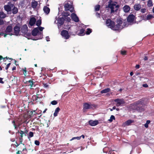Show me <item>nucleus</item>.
<instances>
[{"label":"nucleus","instance_id":"59","mask_svg":"<svg viewBox=\"0 0 154 154\" xmlns=\"http://www.w3.org/2000/svg\"><path fill=\"white\" fill-rule=\"evenodd\" d=\"M133 75V73L132 72H131L130 73V75H131V76H132V75Z\"/></svg>","mask_w":154,"mask_h":154},{"label":"nucleus","instance_id":"33","mask_svg":"<svg viewBox=\"0 0 154 154\" xmlns=\"http://www.w3.org/2000/svg\"><path fill=\"white\" fill-rule=\"evenodd\" d=\"M100 6L99 5H96L95 7V9L96 11H98L99 10Z\"/></svg>","mask_w":154,"mask_h":154},{"label":"nucleus","instance_id":"60","mask_svg":"<svg viewBox=\"0 0 154 154\" xmlns=\"http://www.w3.org/2000/svg\"><path fill=\"white\" fill-rule=\"evenodd\" d=\"M111 153L110 152V151L109 150V153H107L106 152V153H105L104 154H111Z\"/></svg>","mask_w":154,"mask_h":154},{"label":"nucleus","instance_id":"1","mask_svg":"<svg viewBox=\"0 0 154 154\" xmlns=\"http://www.w3.org/2000/svg\"><path fill=\"white\" fill-rule=\"evenodd\" d=\"M125 21L121 18H118L117 19V24L115 25L113 21L108 19L106 21V24L107 26L113 30H118L122 29L125 26Z\"/></svg>","mask_w":154,"mask_h":154},{"label":"nucleus","instance_id":"56","mask_svg":"<svg viewBox=\"0 0 154 154\" xmlns=\"http://www.w3.org/2000/svg\"><path fill=\"white\" fill-rule=\"evenodd\" d=\"M16 154H21V152L19 151Z\"/></svg>","mask_w":154,"mask_h":154},{"label":"nucleus","instance_id":"28","mask_svg":"<svg viewBox=\"0 0 154 154\" xmlns=\"http://www.w3.org/2000/svg\"><path fill=\"white\" fill-rule=\"evenodd\" d=\"M6 16V14L3 12H0V18H4Z\"/></svg>","mask_w":154,"mask_h":154},{"label":"nucleus","instance_id":"39","mask_svg":"<svg viewBox=\"0 0 154 154\" xmlns=\"http://www.w3.org/2000/svg\"><path fill=\"white\" fill-rule=\"evenodd\" d=\"M115 119V117L113 116H111L110 117V119H109V121L110 122H112L113 120Z\"/></svg>","mask_w":154,"mask_h":154},{"label":"nucleus","instance_id":"13","mask_svg":"<svg viewBox=\"0 0 154 154\" xmlns=\"http://www.w3.org/2000/svg\"><path fill=\"white\" fill-rule=\"evenodd\" d=\"M89 123L90 125H97L100 124V122L97 120L93 121L92 120L89 121Z\"/></svg>","mask_w":154,"mask_h":154},{"label":"nucleus","instance_id":"15","mask_svg":"<svg viewBox=\"0 0 154 154\" xmlns=\"http://www.w3.org/2000/svg\"><path fill=\"white\" fill-rule=\"evenodd\" d=\"M36 21V20L35 17H32L30 20L29 24L31 26H32L35 24Z\"/></svg>","mask_w":154,"mask_h":154},{"label":"nucleus","instance_id":"2","mask_svg":"<svg viewBox=\"0 0 154 154\" xmlns=\"http://www.w3.org/2000/svg\"><path fill=\"white\" fill-rule=\"evenodd\" d=\"M108 7L111 9V13H112L118 10L119 8V5L116 2H115L109 4Z\"/></svg>","mask_w":154,"mask_h":154},{"label":"nucleus","instance_id":"30","mask_svg":"<svg viewBox=\"0 0 154 154\" xmlns=\"http://www.w3.org/2000/svg\"><path fill=\"white\" fill-rule=\"evenodd\" d=\"M147 6L148 7H150L153 6L152 2L151 0H149L148 2Z\"/></svg>","mask_w":154,"mask_h":154},{"label":"nucleus","instance_id":"50","mask_svg":"<svg viewBox=\"0 0 154 154\" xmlns=\"http://www.w3.org/2000/svg\"><path fill=\"white\" fill-rule=\"evenodd\" d=\"M116 109V107L115 106H114L112 109H109L110 111H112L113 110Z\"/></svg>","mask_w":154,"mask_h":154},{"label":"nucleus","instance_id":"54","mask_svg":"<svg viewBox=\"0 0 154 154\" xmlns=\"http://www.w3.org/2000/svg\"><path fill=\"white\" fill-rule=\"evenodd\" d=\"M46 40L47 41H49L50 40H49L50 38L48 37V36L46 37Z\"/></svg>","mask_w":154,"mask_h":154},{"label":"nucleus","instance_id":"5","mask_svg":"<svg viewBox=\"0 0 154 154\" xmlns=\"http://www.w3.org/2000/svg\"><path fill=\"white\" fill-rule=\"evenodd\" d=\"M117 106H122L125 103V101L123 99H116L114 100Z\"/></svg>","mask_w":154,"mask_h":154},{"label":"nucleus","instance_id":"18","mask_svg":"<svg viewBox=\"0 0 154 154\" xmlns=\"http://www.w3.org/2000/svg\"><path fill=\"white\" fill-rule=\"evenodd\" d=\"M123 9L125 12H128L130 11V8L129 6L126 5L123 8Z\"/></svg>","mask_w":154,"mask_h":154},{"label":"nucleus","instance_id":"9","mask_svg":"<svg viewBox=\"0 0 154 154\" xmlns=\"http://www.w3.org/2000/svg\"><path fill=\"white\" fill-rule=\"evenodd\" d=\"M37 113L36 112V110L33 111H29L28 112V115L29 117V118L33 117L34 118H36V114Z\"/></svg>","mask_w":154,"mask_h":154},{"label":"nucleus","instance_id":"52","mask_svg":"<svg viewBox=\"0 0 154 154\" xmlns=\"http://www.w3.org/2000/svg\"><path fill=\"white\" fill-rule=\"evenodd\" d=\"M143 86L145 88H146L148 87V85L147 84H144L143 85Z\"/></svg>","mask_w":154,"mask_h":154},{"label":"nucleus","instance_id":"42","mask_svg":"<svg viewBox=\"0 0 154 154\" xmlns=\"http://www.w3.org/2000/svg\"><path fill=\"white\" fill-rule=\"evenodd\" d=\"M38 28V30H39L40 31L42 32V31L44 29V28L42 27H37Z\"/></svg>","mask_w":154,"mask_h":154},{"label":"nucleus","instance_id":"63","mask_svg":"<svg viewBox=\"0 0 154 154\" xmlns=\"http://www.w3.org/2000/svg\"><path fill=\"white\" fill-rule=\"evenodd\" d=\"M4 34V33H1L0 34V35H2Z\"/></svg>","mask_w":154,"mask_h":154},{"label":"nucleus","instance_id":"55","mask_svg":"<svg viewBox=\"0 0 154 154\" xmlns=\"http://www.w3.org/2000/svg\"><path fill=\"white\" fill-rule=\"evenodd\" d=\"M140 67V66L139 65H137L135 66V68L137 69H139Z\"/></svg>","mask_w":154,"mask_h":154},{"label":"nucleus","instance_id":"40","mask_svg":"<svg viewBox=\"0 0 154 154\" xmlns=\"http://www.w3.org/2000/svg\"><path fill=\"white\" fill-rule=\"evenodd\" d=\"M126 51H125L122 50L121 51V54L123 55L126 54Z\"/></svg>","mask_w":154,"mask_h":154},{"label":"nucleus","instance_id":"6","mask_svg":"<svg viewBox=\"0 0 154 154\" xmlns=\"http://www.w3.org/2000/svg\"><path fill=\"white\" fill-rule=\"evenodd\" d=\"M65 10L66 11H70L71 12L74 11V8L72 5H70L68 3L64 5Z\"/></svg>","mask_w":154,"mask_h":154},{"label":"nucleus","instance_id":"22","mask_svg":"<svg viewBox=\"0 0 154 154\" xmlns=\"http://www.w3.org/2000/svg\"><path fill=\"white\" fill-rule=\"evenodd\" d=\"M38 5L37 2L36 1H34L32 2V7L34 8H35Z\"/></svg>","mask_w":154,"mask_h":154},{"label":"nucleus","instance_id":"14","mask_svg":"<svg viewBox=\"0 0 154 154\" xmlns=\"http://www.w3.org/2000/svg\"><path fill=\"white\" fill-rule=\"evenodd\" d=\"M13 6V5L11 4L10 6L9 5H5L4 6V9L6 11L9 12L11 11V8Z\"/></svg>","mask_w":154,"mask_h":154},{"label":"nucleus","instance_id":"57","mask_svg":"<svg viewBox=\"0 0 154 154\" xmlns=\"http://www.w3.org/2000/svg\"><path fill=\"white\" fill-rule=\"evenodd\" d=\"M144 60H148V58L146 56L144 58Z\"/></svg>","mask_w":154,"mask_h":154},{"label":"nucleus","instance_id":"62","mask_svg":"<svg viewBox=\"0 0 154 154\" xmlns=\"http://www.w3.org/2000/svg\"><path fill=\"white\" fill-rule=\"evenodd\" d=\"M47 109H45L43 112V113H45Z\"/></svg>","mask_w":154,"mask_h":154},{"label":"nucleus","instance_id":"3","mask_svg":"<svg viewBox=\"0 0 154 154\" xmlns=\"http://www.w3.org/2000/svg\"><path fill=\"white\" fill-rule=\"evenodd\" d=\"M32 34L33 36L39 35V37L37 39H40L42 38L43 35L42 32H39L37 28H35L32 31Z\"/></svg>","mask_w":154,"mask_h":154},{"label":"nucleus","instance_id":"61","mask_svg":"<svg viewBox=\"0 0 154 154\" xmlns=\"http://www.w3.org/2000/svg\"><path fill=\"white\" fill-rule=\"evenodd\" d=\"M81 137H82L83 138H84L85 137V136L83 135H82Z\"/></svg>","mask_w":154,"mask_h":154},{"label":"nucleus","instance_id":"44","mask_svg":"<svg viewBox=\"0 0 154 154\" xmlns=\"http://www.w3.org/2000/svg\"><path fill=\"white\" fill-rule=\"evenodd\" d=\"M35 145L38 146L39 145V142L37 140H36L35 141Z\"/></svg>","mask_w":154,"mask_h":154},{"label":"nucleus","instance_id":"17","mask_svg":"<svg viewBox=\"0 0 154 154\" xmlns=\"http://www.w3.org/2000/svg\"><path fill=\"white\" fill-rule=\"evenodd\" d=\"M12 30V28L11 26H8L6 28L5 32L6 33H8L11 32Z\"/></svg>","mask_w":154,"mask_h":154},{"label":"nucleus","instance_id":"64","mask_svg":"<svg viewBox=\"0 0 154 154\" xmlns=\"http://www.w3.org/2000/svg\"><path fill=\"white\" fill-rule=\"evenodd\" d=\"M96 15L97 16H99L100 14L99 13H97L96 14Z\"/></svg>","mask_w":154,"mask_h":154},{"label":"nucleus","instance_id":"23","mask_svg":"<svg viewBox=\"0 0 154 154\" xmlns=\"http://www.w3.org/2000/svg\"><path fill=\"white\" fill-rule=\"evenodd\" d=\"M143 102V100L141 99L136 102L134 104V105H135L136 106H137V105H138L139 104H142ZM134 104L132 105L133 106H134Z\"/></svg>","mask_w":154,"mask_h":154},{"label":"nucleus","instance_id":"32","mask_svg":"<svg viewBox=\"0 0 154 154\" xmlns=\"http://www.w3.org/2000/svg\"><path fill=\"white\" fill-rule=\"evenodd\" d=\"M64 18V20L68 22H70L71 19L70 17H65Z\"/></svg>","mask_w":154,"mask_h":154},{"label":"nucleus","instance_id":"21","mask_svg":"<svg viewBox=\"0 0 154 154\" xmlns=\"http://www.w3.org/2000/svg\"><path fill=\"white\" fill-rule=\"evenodd\" d=\"M134 122V121L132 120L129 119L126 121L124 123L125 125H129L132 124Z\"/></svg>","mask_w":154,"mask_h":154},{"label":"nucleus","instance_id":"27","mask_svg":"<svg viewBox=\"0 0 154 154\" xmlns=\"http://www.w3.org/2000/svg\"><path fill=\"white\" fill-rule=\"evenodd\" d=\"M153 17V16L151 15H148L146 17H143V19L145 20H149Z\"/></svg>","mask_w":154,"mask_h":154},{"label":"nucleus","instance_id":"24","mask_svg":"<svg viewBox=\"0 0 154 154\" xmlns=\"http://www.w3.org/2000/svg\"><path fill=\"white\" fill-rule=\"evenodd\" d=\"M84 30L83 29H82L80 30L79 32H78V35H79L82 36L84 35Z\"/></svg>","mask_w":154,"mask_h":154},{"label":"nucleus","instance_id":"38","mask_svg":"<svg viewBox=\"0 0 154 154\" xmlns=\"http://www.w3.org/2000/svg\"><path fill=\"white\" fill-rule=\"evenodd\" d=\"M57 102L56 100H54L51 102V103L53 105H55L57 104Z\"/></svg>","mask_w":154,"mask_h":154},{"label":"nucleus","instance_id":"53","mask_svg":"<svg viewBox=\"0 0 154 154\" xmlns=\"http://www.w3.org/2000/svg\"><path fill=\"white\" fill-rule=\"evenodd\" d=\"M2 79L0 78V83L3 84L4 83V82L2 81Z\"/></svg>","mask_w":154,"mask_h":154},{"label":"nucleus","instance_id":"41","mask_svg":"<svg viewBox=\"0 0 154 154\" xmlns=\"http://www.w3.org/2000/svg\"><path fill=\"white\" fill-rule=\"evenodd\" d=\"M33 136V132H30L29 133V137H31Z\"/></svg>","mask_w":154,"mask_h":154},{"label":"nucleus","instance_id":"19","mask_svg":"<svg viewBox=\"0 0 154 154\" xmlns=\"http://www.w3.org/2000/svg\"><path fill=\"white\" fill-rule=\"evenodd\" d=\"M134 8L135 10L138 11L141 8V5L139 4H135L134 5Z\"/></svg>","mask_w":154,"mask_h":154},{"label":"nucleus","instance_id":"37","mask_svg":"<svg viewBox=\"0 0 154 154\" xmlns=\"http://www.w3.org/2000/svg\"><path fill=\"white\" fill-rule=\"evenodd\" d=\"M81 138V137H74L72 138L70 140H72L75 139H77L78 140H79Z\"/></svg>","mask_w":154,"mask_h":154},{"label":"nucleus","instance_id":"11","mask_svg":"<svg viewBox=\"0 0 154 154\" xmlns=\"http://www.w3.org/2000/svg\"><path fill=\"white\" fill-rule=\"evenodd\" d=\"M14 30L15 35H18L20 31V27L17 25H16L14 28Z\"/></svg>","mask_w":154,"mask_h":154},{"label":"nucleus","instance_id":"51","mask_svg":"<svg viewBox=\"0 0 154 154\" xmlns=\"http://www.w3.org/2000/svg\"><path fill=\"white\" fill-rule=\"evenodd\" d=\"M108 149V148L107 147H105L103 149V151L104 152H105L106 150Z\"/></svg>","mask_w":154,"mask_h":154},{"label":"nucleus","instance_id":"20","mask_svg":"<svg viewBox=\"0 0 154 154\" xmlns=\"http://www.w3.org/2000/svg\"><path fill=\"white\" fill-rule=\"evenodd\" d=\"M44 12L46 14H48L49 13L50 9L47 6H45L43 8Z\"/></svg>","mask_w":154,"mask_h":154},{"label":"nucleus","instance_id":"58","mask_svg":"<svg viewBox=\"0 0 154 154\" xmlns=\"http://www.w3.org/2000/svg\"><path fill=\"white\" fill-rule=\"evenodd\" d=\"M7 34H8V33H5V34L4 35V37H6V36H7Z\"/></svg>","mask_w":154,"mask_h":154},{"label":"nucleus","instance_id":"31","mask_svg":"<svg viewBox=\"0 0 154 154\" xmlns=\"http://www.w3.org/2000/svg\"><path fill=\"white\" fill-rule=\"evenodd\" d=\"M13 13L14 14H16L18 11L17 8L15 7H14L12 10Z\"/></svg>","mask_w":154,"mask_h":154},{"label":"nucleus","instance_id":"48","mask_svg":"<svg viewBox=\"0 0 154 154\" xmlns=\"http://www.w3.org/2000/svg\"><path fill=\"white\" fill-rule=\"evenodd\" d=\"M44 87L45 88H47L49 86V85H48V84H46V83L44 84Z\"/></svg>","mask_w":154,"mask_h":154},{"label":"nucleus","instance_id":"35","mask_svg":"<svg viewBox=\"0 0 154 154\" xmlns=\"http://www.w3.org/2000/svg\"><path fill=\"white\" fill-rule=\"evenodd\" d=\"M91 32V30L90 29H87V31L86 32V34L87 35L89 34Z\"/></svg>","mask_w":154,"mask_h":154},{"label":"nucleus","instance_id":"8","mask_svg":"<svg viewBox=\"0 0 154 154\" xmlns=\"http://www.w3.org/2000/svg\"><path fill=\"white\" fill-rule=\"evenodd\" d=\"M61 34L62 37L66 39H68L70 36L68 31L66 30H63L61 32Z\"/></svg>","mask_w":154,"mask_h":154},{"label":"nucleus","instance_id":"45","mask_svg":"<svg viewBox=\"0 0 154 154\" xmlns=\"http://www.w3.org/2000/svg\"><path fill=\"white\" fill-rule=\"evenodd\" d=\"M4 23V21L3 20L0 19V25H2Z\"/></svg>","mask_w":154,"mask_h":154},{"label":"nucleus","instance_id":"12","mask_svg":"<svg viewBox=\"0 0 154 154\" xmlns=\"http://www.w3.org/2000/svg\"><path fill=\"white\" fill-rule=\"evenodd\" d=\"M71 17L72 20L75 22H77L79 21V18L74 13H72L71 14Z\"/></svg>","mask_w":154,"mask_h":154},{"label":"nucleus","instance_id":"7","mask_svg":"<svg viewBox=\"0 0 154 154\" xmlns=\"http://www.w3.org/2000/svg\"><path fill=\"white\" fill-rule=\"evenodd\" d=\"M64 18H58L54 21V23L57 24L58 27L59 28V26L63 25V23Z\"/></svg>","mask_w":154,"mask_h":154},{"label":"nucleus","instance_id":"4","mask_svg":"<svg viewBox=\"0 0 154 154\" xmlns=\"http://www.w3.org/2000/svg\"><path fill=\"white\" fill-rule=\"evenodd\" d=\"M21 32L23 34L26 36H29L30 35L29 33H28V27L26 24L23 26L21 29Z\"/></svg>","mask_w":154,"mask_h":154},{"label":"nucleus","instance_id":"25","mask_svg":"<svg viewBox=\"0 0 154 154\" xmlns=\"http://www.w3.org/2000/svg\"><path fill=\"white\" fill-rule=\"evenodd\" d=\"M60 109L59 107H57L55 110V112L54 114V116L55 117L57 115V114L59 112Z\"/></svg>","mask_w":154,"mask_h":154},{"label":"nucleus","instance_id":"46","mask_svg":"<svg viewBox=\"0 0 154 154\" xmlns=\"http://www.w3.org/2000/svg\"><path fill=\"white\" fill-rule=\"evenodd\" d=\"M26 68H25V69H23V70L24 71L23 74H24V75L25 76H26V75L27 74L26 71Z\"/></svg>","mask_w":154,"mask_h":154},{"label":"nucleus","instance_id":"49","mask_svg":"<svg viewBox=\"0 0 154 154\" xmlns=\"http://www.w3.org/2000/svg\"><path fill=\"white\" fill-rule=\"evenodd\" d=\"M11 64V63H8L7 65V66H6V67L5 68V69H6V70H7V69H8V68L9 67V66H10Z\"/></svg>","mask_w":154,"mask_h":154},{"label":"nucleus","instance_id":"47","mask_svg":"<svg viewBox=\"0 0 154 154\" xmlns=\"http://www.w3.org/2000/svg\"><path fill=\"white\" fill-rule=\"evenodd\" d=\"M150 122V120H147L146 122V123L144 124V125H148Z\"/></svg>","mask_w":154,"mask_h":154},{"label":"nucleus","instance_id":"29","mask_svg":"<svg viewBox=\"0 0 154 154\" xmlns=\"http://www.w3.org/2000/svg\"><path fill=\"white\" fill-rule=\"evenodd\" d=\"M26 83L27 84L29 83V85L30 86V88H32V85H33V82L31 80H29V81H27L26 82Z\"/></svg>","mask_w":154,"mask_h":154},{"label":"nucleus","instance_id":"16","mask_svg":"<svg viewBox=\"0 0 154 154\" xmlns=\"http://www.w3.org/2000/svg\"><path fill=\"white\" fill-rule=\"evenodd\" d=\"M91 108V106L90 104L88 103H85L83 105V109L85 110Z\"/></svg>","mask_w":154,"mask_h":154},{"label":"nucleus","instance_id":"36","mask_svg":"<svg viewBox=\"0 0 154 154\" xmlns=\"http://www.w3.org/2000/svg\"><path fill=\"white\" fill-rule=\"evenodd\" d=\"M64 26H65L64 28L65 29H69L70 28V27H71V25L70 24L67 25H65Z\"/></svg>","mask_w":154,"mask_h":154},{"label":"nucleus","instance_id":"26","mask_svg":"<svg viewBox=\"0 0 154 154\" xmlns=\"http://www.w3.org/2000/svg\"><path fill=\"white\" fill-rule=\"evenodd\" d=\"M110 88H107L101 91L100 92L101 94L106 93L109 92L110 91Z\"/></svg>","mask_w":154,"mask_h":154},{"label":"nucleus","instance_id":"43","mask_svg":"<svg viewBox=\"0 0 154 154\" xmlns=\"http://www.w3.org/2000/svg\"><path fill=\"white\" fill-rule=\"evenodd\" d=\"M146 8L141 9V11L143 13H144L146 12Z\"/></svg>","mask_w":154,"mask_h":154},{"label":"nucleus","instance_id":"10","mask_svg":"<svg viewBox=\"0 0 154 154\" xmlns=\"http://www.w3.org/2000/svg\"><path fill=\"white\" fill-rule=\"evenodd\" d=\"M135 16L133 14L130 15L128 17L127 20L130 23H132L134 20Z\"/></svg>","mask_w":154,"mask_h":154},{"label":"nucleus","instance_id":"34","mask_svg":"<svg viewBox=\"0 0 154 154\" xmlns=\"http://www.w3.org/2000/svg\"><path fill=\"white\" fill-rule=\"evenodd\" d=\"M41 24V20H38L36 23V25L38 26H39Z\"/></svg>","mask_w":154,"mask_h":154}]
</instances>
